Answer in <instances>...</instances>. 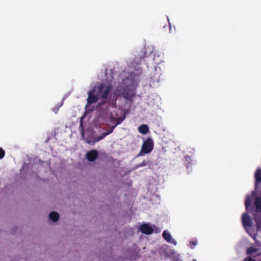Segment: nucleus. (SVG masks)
<instances>
[{
    "mask_svg": "<svg viewBox=\"0 0 261 261\" xmlns=\"http://www.w3.org/2000/svg\"><path fill=\"white\" fill-rule=\"evenodd\" d=\"M112 89V86L110 85H104L102 84L96 87L95 88V92L97 96L103 100L107 98L108 94Z\"/></svg>",
    "mask_w": 261,
    "mask_h": 261,
    "instance_id": "1",
    "label": "nucleus"
},
{
    "mask_svg": "<svg viewBox=\"0 0 261 261\" xmlns=\"http://www.w3.org/2000/svg\"><path fill=\"white\" fill-rule=\"evenodd\" d=\"M154 143L153 140L150 138H148L143 143L142 148L139 155L143 154H147L151 152L153 148Z\"/></svg>",
    "mask_w": 261,
    "mask_h": 261,
    "instance_id": "2",
    "label": "nucleus"
},
{
    "mask_svg": "<svg viewBox=\"0 0 261 261\" xmlns=\"http://www.w3.org/2000/svg\"><path fill=\"white\" fill-rule=\"evenodd\" d=\"M115 126H112L110 130L109 131H107V132H106L105 133H103L102 135H101L100 136L97 137V138H94V139H93L92 140H91L90 139H89V138H87L86 139V142L88 143V144H91V143H95V142H98L100 140L103 139L106 136H107V135L110 134L111 133H112L115 128Z\"/></svg>",
    "mask_w": 261,
    "mask_h": 261,
    "instance_id": "3",
    "label": "nucleus"
},
{
    "mask_svg": "<svg viewBox=\"0 0 261 261\" xmlns=\"http://www.w3.org/2000/svg\"><path fill=\"white\" fill-rule=\"evenodd\" d=\"M135 95V92L134 89L128 87H126L123 89L122 96L128 101L132 102L133 98Z\"/></svg>",
    "mask_w": 261,
    "mask_h": 261,
    "instance_id": "4",
    "label": "nucleus"
},
{
    "mask_svg": "<svg viewBox=\"0 0 261 261\" xmlns=\"http://www.w3.org/2000/svg\"><path fill=\"white\" fill-rule=\"evenodd\" d=\"M139 230L141 232L147 235L151 234L153 232V228L147 223L141 224L139 227Z\"/></svg>",
    "mask_w": 261,
    "mask_h": 261,
    "instance_id": "5",
    "label": "nucleus"
},
{
    "mask_svg": "<svg viewBox=\"0 0 261 261\" xmlns=\"http://www.w3.org/2000/svg\"><path fill=\"white\" fill-rule=\"evenodd\" d=\"M98 97L95 90L94 89L88 93L87 102L89 104L95 103L97 101Z\"/></svg>",
    "mask_w": 261,
    "mask_h": 261,
    "instance_id": "6",
    "label": "nucleus"
},
{
    "mask_svg": "<svg viewBox=\"0 0 261 261\" xmlns=\"http://www.w3.org/2000/svg\"><path fill=\"white\" fill-rule=\"evenodd\" d=\"M242 221L245 228L249 227L252 226L251 219L247 214H243L242 217Z\"/></svg>",
    "mask_w": 261,
    "mask_h": 261,
    "instance_id": "7",
    "label": "nucleus"
},
{
    "mask_svg": "<svg viewBox=\"0 0 261 261\" xmlns=\"http://www.w3.org/2000/svg\"><path fill=\"white\" fill-rule=\"evenodd\" d=\"M98 152L96 150H91L88 151L86 155L87 159L90 162L94 161L98 157Z\"/></svg>",
    "mask_w": 261,
    "mask_h": 261,
    "instance_id": "8",
    "label": "nucleus"
},
{
    "mask_svg": "<svg viewBox=\"0 0 261 261\" xmlns=\"http://www.w3.org/2000/svg\"><path fill=\"white\" fill-rule=\"evenodd\" d=\"M163 238L168 243H170L176 245V242L175 240L172 239L171 235L170 233L167 230H165L164 231L162 234Z\"/></svg>",
    "mask_w": 261,
    "mask_h": 261,
    "instance_id": "9",
    "label": "nucleus"
},
{
    "mask_svg": "<svg viewBox=\"0 0 261 261\" xmlns=\"http://www.w3.org/2000/svg\"><path fill=\"white\" fill-rule=\"evenodd\" d=\"M254 205L257 212L261 213V197H257L254 201Z\"/></svg>",
    "mask_w": 261,
    "mask_h": 261,
    "instance_id": "10",
    "label": "nucleus"
},
{
    "mask_svg": "<svg viewBox=\"0 0 261 261\" xmlns=\"http://www.w3.org/2000/svg\"><path fill=\"white\" fill-rule=\"evenodd\" d=\"M139 132L143 135L147 134L149 131L148 127L146 124H142L138 128Z\"/></svg>",
    "mask_w": 261,
    "mask_h": 261,
    "instance_id": "11",
    "label": "nucleus"
},
{
    "mask_svg": "<svg viewBox=\"0 0 261 261\" xmlns=\"http://www.w3.org/2000/svg\"><path fill=\"white\" fill-rule=\"evenodd\" d=\"M49 217L53 221L57 222L59 218V215L58 213L52 212L49 214Z\"/></svg>",
    "mask_w": 261,
    "mask_h": 261,
    "instance_id": "12",
    "label": "nucleus"
},
{
    "mask_svg": "<svg viewBox=\"0 0 261 261\" xmlns=\"http://www.w3.org/2000/svg\"><path fill=\"white\" fill-rule=\"evenodd\" d=\"M255 187H256L257 182H261V169H257L255 173Z\"/></svg>",
    "mask_w": 261,
    "mask_h": 261,
    "instance_id": "13",
    "label": "nucleus"
},
{
    "mask_svg": "<svg viewBox=\"0 0 261 261\" xmlns=\"http://www.w3.org/2000/svg\"><path fill=\"white\" fill-rule=\"evenodd\" d=\"M145 54H146V51H144L143 56H140L139 57H136L134 59L135 63H136L137 64H140L141 63V62H142V60L144 59Z\"/></svg>",
    "mask_w": 261,
    "mask_h": 261,
    "instance_id": "14",
    "label": "nucleus"
},
{
    "mask_svg": "<svg viewBox=\"0 0 261 261\" xmlns=\"http://www.w3.org/2000/svg\"><path fill=\"white\" fill-rule=\"evenodd\" d=\"M245 205L246 207V209L247 210H248L249 207L251 206V200L249 197H247L245 202Z\"/></svg>",
    "mask_w": 261,
    "mask_h": 261,
    "instance_id": "15",
    "label": "nucleus"
},
{
    "mask_svg": "<svg viewBox=\"0 0 261 261\" xmlns=\"http://www.w3.org/2000/svg\"><path fill=\"white\" fill-rule=\"evenodd\" d=\"M257 249L255 248H253L252 247H250L248 248L247 250V254L249 255H251L253 253H255L257 251Z\"/></svg>",
    "mask_w": 261,
    "mask_h": 261,
    "instance_id": "16",
    "label": "nucleus"
},
{
    "mask_svg": "<svg viewBox=\"0 0 261 261\" xmlns=\"http://www.w3.org/2000/svg\"><path fill=\"white\" fill-rule=\"evenodd\" d=\"M5 155V151L4 149L0 147V160L3 159Z\"/></svg>",
    "mask_w": 261,
    "mask_h": 261,
    "instance_id": "17",
    "label": "nucleus"
},
{
    "mask_svg": "<svg viewBox=\"0 0 261 261\" xmlns=\"http://www.w3.org/2000/svg\"><path fill=\"white\" fill-rule=\"evenodd\" d=\"M243 261H256V260L253 259L250 257H248L245 258Z\"/></svg>",
    "mask_w": 261,
    "mask_h": 261,
    "instance_id": "18",
    "label": "nucleus"
},
{
    "mask_svg": "<svg viewBox=\"0 0 261 261\" xmlns=\"http://www.w3.org/2000/svg\"><path fill=\"white\" fill-rule=\"evenodd\" d=\"M256 261H261V253L258 255L257 260Z\"/></svg>",
    "mask_w": 261,
    "mask_h": 261,
    "instance_id": "19",
    "label": "nucleus"
},
{
    "mask_svg": "<svg viewBox=\"0 0 261 261\" xmlns=\"http://www.w3.org/2000/svg\"><path fill=\"white\" fill-rule=\"evenodd\" d=\"M146 165V163H143L142 164H140L139 166H145Z\"/></svg>",
    "mask_w": 261,
    "mask_h": 261,
    "instance_id": "20",
    "label": "nucleus"
},
{
    "mask_svg": "<svg viewBox=\"0 0 261 261\" xmlns=\"http://www.w3.org/2000/svg\"><path fill=\"white\" fill-rule=\"evenodd\" d=\"M191 243L193 245H195L196 244V242H191Z\"/></svg>",
    "mask_w": 261,
    "mask_h": 261,
    "instance_id": "21",
    "label": "nucleus"
},
{
    "mask_svg": "<svg viewBox=\"0 0 261 261\" xmlns=\"http://www.w3.org/2000/svg\"><path fill=\"white\" fill-rule=\"evenodd\" d=\"M104 102H105V101H104V102H102L101 103H98V105H99V106H101L102 105V104H103Z\"/></svg>",
    "mask_w": 261,
    "mask_h": 261,
    "instance_id": "22",
    "label": "nucleus"
},
{
    "mask_svg": "<svg viewBox=\"0 0 261 261\" xmlns=\"http://www.w3.org/2000/svg\"><path fill=\"white\" fill-rule=\"evenodd\" d=\"M82 124H83V122H82V120H81V125H82Z\"/></svg>",
    "mask_w": 261,
    "mask_h": 261,
    "instance_id": "23",
    "label": "nucleus"
},
{
    "mask_svg": "<svg viewBox=\"0 0 261 261\" xmlns=\"http://www.w3.org/2000/svg\"><path fill=\"white\" fill-rule=\"evenodd\" d=\"M169 25H170V31H171V26H170V24L169 23Z\"/></svg>",
    "mask_w": 261,
    "mask_h": 261,
    "instance_id": "24",
    "label": "nucleus"
}]
</instances>
